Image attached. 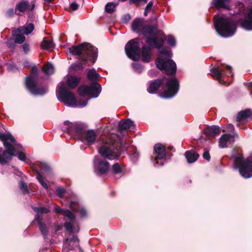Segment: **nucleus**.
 <instances>
[{"mask_svg":"<svg viewBox=\"0 0 252 252\" xmlns=\"http://www.w3.org/2000/svg\"><path fill=\"white\" fill-rule=\"evenodd\" d=\"M71 67H72L74 69H80L83 68L82 64L80 63L78 64H74L71 65Z\"/></svg>","mask_w":252,"mask_h":252,"instance_id":"49530a36","label":"nucleus"},{"mask_svg":"<svg viewBox=\"0 0 252 252\" xmlns=\"http://www.w3.org/2000/svg\"><path fill=\"white\" fill-rule=\"evenodd\" d=\"M37 69L33 71L31 74L27 77L26 80V84L28 89L33 95H43L47 92V89L42 88L38 89L36 87L35 82L36 75Z\"/></svg>","mask_w":252,"mask_h":252,"instance_id":"9b49d317","label":"nucleus"},{"mask_svg":"<svg viewBox=\"0 0 252 252\" xmlns=\"http://www.w3.org/2000/svg\"><path fill=\"white\" fill-rule=\"evenodd\" d=\"M43 70L46 75H51L54 72V67L53 64L48 63L44 66Z\"/></svg>","mask_w":252,"mask_h":252,"instance_id":"72a5a7b5","label":"nucleus"},{"mask_svg":"<svg viewBox=\"0 0 252 252\" xmlns=\"http://www.w3.org/2000/svg\"><path fill=\"white\" fill-rule=\"evenodd\" d=\"M156 65L160 70H164L168 75H172L176 73V65L175 63L171 60H163L161 58L157 59Z\"/></svg>","mask_w":252,"mask_h":252,"instance_id":"f8f14e48","label":"nucleus"},{"mask_svg":"<svg viewBox=\"0 0 252 252\" xmlns=\"http://www.w3.org/2000/svg\"><path fill=\"white\" fill-rule=\"evenodd\" d=\"M57 96L60 101L69 106L83 107L87 104V101L77 103L74 94L68 90L65 85L63 83L58 87Z\"/></svg>","mask_w":252,"mask_h":252,"instance_id":"423d86ee","label":"nucleus"},{"mask_svg":"<svg viewBox=\"0 0 252 252\" xmlns=\"http://www.w3.org/2000/svg\"><path fill=\"white\" fill-rule=\"evenodd\" d=\"M234 141L233 136L230 134H223L220 138L219 145L220 148L227 147L228 145L231 144Z\"/></svg>","mask_w":252,"mask_h":252,"instance_id":"a211bd4d","label":"nucleus"},{"mask_svg":"<svg viewBox=\"0 0 252 252\" xmlns=\"http://www.w3.org/2000/svg\"><path fill=\"white\" fill-rule=\"evenodd\" d=\"M112 170L113 172L115 173H119L121 172V168L120 165L117 163L114 164L113 165Z\"/></svg>","mask_w":252,"mask_h":252,"instance_id":"79ce46f5","label":"nucleus"},{"mask_svg":"<svg viewBox=\"0 0 252 252\" xmlns=\"http://www.w3.org/2000/svg\"><path fill=\"white\" fill-rule=\"evenodd\" d=\"M166 80V89L161 94V97L169 98L174 96L177 93L179 89V84L174 78H163L162 81L157 79L151 83L148 91L149 93H154L158 90L162 82Z\"/></svg>","mask_w":252,"mask_h":252,"instance_id":"7ed1b4c3","label":"nucleus"},{"mask_svg":"<svg viewBox=\"0 0 252 252\" xmlns=\"http://www.w3.org/2000/svg\"><path fill=\"white\" fill-rule=\"evenodd\" d=\"M34 210L37 213H47L49 212V210L47 208L44 207L34 208Z\"/></svg>","mask_w":252,"mask_h":252,"instance_id":"37998d69","label":"nucleus"},{"mask_svg":"<svg viewBox=\"0 0 252 252\" xmlns=\"http://www.w3.org/2000/svg\"><path fill=\"white\" fill-rule=\"evenodd\" d=\"M101 86L97 83H93L90 86H83L78 89V93L82 96H89L90 98L97 97L100 93Z\"/></svg>","mask_w":252,"mask_h":252,"instance_id":"9d476101","label":"nucleus"},{"mask_svg":"<svg viewBox=\"0 0 252 252\" xmlns=\"http://www.w3.org/2000/svg\"><path fill=\"white\" fill-rule=\"evenodd\" d=\"M40 166L43 170H45V171L48 170L49 169V167L47 164H44V163L41 164Z\"/></svg>","mask_w":252,"mask_h":252,"instance_id":"864d4df0","label":"nucleus"},{"mask_svg":"<svg viewBox=\"0 0 252 252\" xmlns=\"http://www.w3.org/2000/svg\"><path fill=\"white\" fill-rule=\"evenodd\" d=\"M203 157L204 159L207 160L208 161L210 160V156L208 151H205L204 152Z\"/></svg>","mask_w":252,"mask_h":252,"instance_id":"8fccbe9b","label":"nucleus"},{"mask_svg":"<svg viewBox=\"0 0 252 252\" xmlns=\"http://www.w3.org/2000/svg\"><path fill=\"white\" fill-rule=\"evenodd\" d=\"M235 169L239 168L241 176L246 179L252 177V162L250 159L243 160L240 155L234 157V165Z\"/></svg>","mask_w":252,"mask_h":252,"instance_id":"6e6552de","label":"nucleus"},{"mask_svg":"<svg viewBox=\"0 0 252 252\" xmlns=\"http://www.w3.org/2000/svg\"><path fill=\"white\" fill-rule=\"evenodd\" d=\"M167 41L168 44L171 46H175L176 45V41L175 38L172 35H168L167 37Z\"/></svg>","mask_w":252,"mask_h":252,"instance_id":"ea45409f","label":"nucleus"},{"mask_svg":"<svg viewBox=\"0 0 252 252\" xmlns=\"http://www.w3.org/2000/svg\"><path fill=\"white\" fill-rule=\"evenodd\" d=\"M149 11H150L149 10L145 8L144 13V15L145 16H146L148 15V13H149Z\"/></svg>","mask_w":252,"mask_h":252,"instance_id":"bf43d9fd","label":"nucleus"},{"mask_svg":"<svg viewBox=\"0 0 252 252\" xmlns=\"http://www.w3.org/2000/svg\"><path fill=\"white\" fill-rule=\"evenodd\" d=\"M70 207L72 209L76 210L79 212L80 215L81 217H85L87 214V212L83 208H81L79 210H78V204L75 202H71L70 204Z\"/></svg>","mask_w":252,"mask_h":252,"instance_id":"473e14b6","label":"nucleus"},{"mask_svg":"<svg viewBox=\"0 0 252 252\" xmlns=\"http://www.w3.org/2000/svg\"><path fill=\"white\" fill-rule=\"evenodd\" d=\"M70 8L73 10H77L79 7L78 4L75 2H73L71 3L70 4Z\"/></svg>","mask_w":252,"mask_h":252,"instance_id":"de8ad7c7","label":"nucleus"},{"mask_svg":"<svg viewBox=\"0 0 252 252\" xmlns=\"http://www.w3.org/2000/svg\"><path fill=\"white\" fill-rule=\"evenodd\" d=\"M74 126L75 127L74 132L79 135L85 133L86 132L85 129V126L83 124L76 123V125Z\"/></svg>","mask_w":252,"mask_h":252,"instance_id":"c9c22d12","label":"nucleus"},{"mask_svg":"<svg viewBox=\"0 0 252 252\" xmlns=\"http://www.w3.org/2000/svg\"><path fill=\"white\" fill-rule=\"evenodd\" d=\"M154 150L157 156L155 160L157 161V164L162 165V161L159 162L158 160L163 159L166 156V152L164 147L161 144H157L155 145Z\"/></svg>","mask_w":252,"mask_h":252,"instance_id":"dca6fc26","label":"nucleus"},{"mask_svg":"<svg viewBox=\"0 0 252 252\" xmlns=\"http://www.w3.org/2000/svg\"><path fill=\"white\" fill-rule=\"evenodd\" d=\"M131 27L132 30L135 32H138L141 31L147 36L146 42L151 47L158 49L161 56H165L167 57L170 56L169 51L164 48H161L163 43L162 38L161 37L151 38V36H155L158 33L157 26H147L144 27L143 21L138 19L133 22Z\"/></svg>","mask_w":252,"mask_h":252,"instance_id":"f257e3e1","label":"nucleus"},{"mask_svg":"<svg viewBox=\"0 0 252 252\" xmlns=\"http://www.w3.org/2000/svg\"><path fill=\"white\" fill-rule=\"evenodd\" d=\"M152 54L151 48L146 45L142 47L141 50V58L142 61L145 63H148L151 60Z\"/></svg>","mask_w":252,"mask_h":252,"instance_id":"aec40b11","label":"nucleus"},{"mask_svg":"<svg viewBox=\"0 0 252 252\" xmlns=\"http://www.w3.org/2000/svg\"><path fill=\"white\" fill-rule=\"evenodd\" d=\"M40 46L43 49L50 50L53 48L54 45L52 41L44 39Z\"/></svg>","mask_w":252,"mask_h":252,"instance_id":"f704fd0d","label":"nucleus"},{"mask_svg":"<svg viewBox=\"0 0 252 252\" xmlns=\"http://www.w3.org/2000/svg\"><path fill=\"white\" fill-rule=\"evenodd\" d=\"M29 3L26 1H22L16 4V10H18L21 12H25L28 8Z\"/></svg>","mask_w":252,"mask_h":252,"instance_id":"2f4dec72","label":"nucleus"},{"mask_svg":"<svg viewBox=\"0 0 252 252\" xmlns=\"http://www.w3.org/2000/svg\"><path fill=\"white\" fill-rule=\"evenodd\" d=\"M117 4V3L113 2L107 3L105 6V11L109 13H113L115 11V9Z\"/></svg>","mask_w":252,"mask_h":252,"instance_id":"4c0bfd02","label":"nucleus"},{"mask_svg":"<svg viewBox=\"0 0 252 252\" xmlns=\"http://www.w3.org/2000/svg\"><path fill=\"white\" fill-rule=\"evenodd\" d=\"M133 126V122L129 119L125 121H121L119 124V130L122 131L128 129Z\"/></svg>","mask_w":252,"mask_h":252,"instance_id":"b1692460","label":"nucleus"},{"mask_svg":"<svg viewBox=\"0 0 252 252\" xmlns=\"http://www.w3.org/2000/svg\"><path fill=\"white\" fill-rule=\"evenodd\" d=\"M0 139L3 141L6 149L2 156L0 155V163L5 164L6 159H10L11 157L18 155L19 159L24 161L26 159L25 155L21 152L22 146L17 143L14 137L10 134H0Z\"/></svg>","mask_w":252,"mask_h":252,"instance_id":"f03ea898","label":"nucleus"},{"mask_svg":"<svg viewBox=\"0 0 252 252\" xmlns=\"http://www.w3.org/2000/svg\"><path fill=\"white\" fill-rule=\"evenodd\" d=\"M69 52L74 55L79 56V59L86 62L89 57L93 59V63L96 57V49L89 43H83L79 46H72L69 48Z\"/></svg>","mask_w":252,"mask_h":252,"instance_id":"0eeeda50","label":"nucleus"},{"mask_svg":"<svg viewBox=\"0 0 252 252\" xmlns=\"http://www.w3.org/2000/svg\"><path fill=\"white\" fill-rule=\"evenodd\" d=\"M251 115H252V112L250 109L242 111L238 113L237 121L238 122H243L251 117Z\"/></svg>","mask_w":252,"mask_h":252,"instance_id":"5701e85b","label":"nucleus"},{"mask_svg":"<svg viewBox=\"0 0 252 252\" xmlns=\"http://www.w3.org/2000/svg\"><path fill=\"white\" fill-rule=\"evenodd\" d=\"M94 163L95 172L98 175L106 173L109 169V164L108 162L100 160L97 157H95Z\"/></svg>","mask_w":252,"mask_h":252,"instance_id":"2eb2a0df","label":"nucleus"},{"mask_svg":"<svg viewBox=\"0 0 252 252\" xmlns=\"http://www.w3.org/2000/svg\"><path fill=\"white\" fill-rule=\"evenodd\" d=\"M19 28L14 30L12 32V35L14 38V41L15 43L21 44L25 40V37Z\"/></svg>","mask_w":252,"mask_h":252,"instance_id":"412c9836","label":"nucleus"},{"mask_svg":"<svg viewBox=\"0 0 252 252\" xmlns=\"http://www.w3.org/2000/svg\"><path fill=\"white\" fill-rule=\"evenodd\" d=\"M185 157L188 162L189 163L195 162L198 158V155L196 153L187 151L185 153Z\"/></svg>","mask_w":252,"mask_h":252,"instance_id":"c756f323","label":"nucleus"},{"mask_svg":"<svg viewBox=\"0 0 252 252\" xmlns=\"http://www.w3.org/2000/svg\"><path fill=\"white\" fill-rule=\"evenodd\" d=\"M19 28L22 31L23 33L28 35L33 31L34 26L32 23H29L24 26L20 27Z\"/></svg>","mask_w":252,"mask_h":252,"instance_id":"7c9ffc66","label":"nucleus"},{"mask_svg":"<svg viewBox=\"0 0 252 252\" xmlns=\"http://www.w3.org/2000/svg\"><path fill=\"white\" fill-rule=\"evenodd\" d=\"M228 130L232 131L234 129V126L232 124H229L228 125Z\"/></svg>","mask_w":252,"mask_h":252,"instance_id":"6e6d98bb","label":"nucleus"},{"mask_svg":"<svg viewBox=\"0 0 252 252\" xmlns=\"http://www.w3.org/2000/svg\"><path fill=\"white\" fill-rule=\"evenodd\" d=\"M249 88L250 92V95L252 97V82L249 83Z\"/></svg>","mask_w":252,"mask_h":252,"instance_id":"4d7b16f0","label":"nucleus"},{"mask_svg":"<svg viewBox=\"0 0 252 252\" xmlns=\"http://www.w3.org/2000/svg\"><path fill=\"white\" fill-rule=\"evenodd\" d=\"M230 0H214L213 4L214 6L218 8H223L229 9Z\"/></svg>","mask_w":252,"mask_h":252,"instance_id":"393cba45","label":"nucleus"},{"mask_svg":"<svg viewBox=\"0 0 252 252\" xmlns=\"http://www.w3.org/2000/svg\"><path fill=\"white\" fill-rule=\"evenodd\" d=\"M63 247L66 248L68 250H72L75 248L79 247V240L76 236L71 238H67L64 243Z\"/></svg>","mask_w":252,"mask_h":252,"instance_id":"6ab92c4d","label":"nucleus"},{"mask_svg":"<svg viewBox=\"0 0 252 252\" xmlns=\"http://www.w3.org/2000/svg\"><path fill=\"white\" fill-rule=\"evenodd\" d=\"M34 4H33L32 5V7H31V8L30 9H31V10H32L34 8Z\"/></svg>","mask_w":252,"mask_h":252,"instance_id":"052dcab7","label":"nucleus"},{"mask_svg":"<svg viewBox=\"0 0 252 252\" xmlns=\"http://www.w3.org/2000/svg\"><path fill=\"white\" fill-rule=\"evenodd\" d=\"M205 133L209 136H215L220 132V129L219 126H212L207 127L204 130Z\"/></svg>","mask_w":252,"mask_h":252,"instance_id":"4be33fe9","label":"nucleus"},{"mask_svg":"<svg viewBox=\"0 0 252 252\" xmlns=\"http://www.w3.org/2000/svg\"><path fill=\"white\" fill-rule=\"evenodd\" d=\"M148 0H129V2L130 4H133L137 2L143 1L144 3L147 2Z\"/></svg>","mask_w":252,"mask_h":252,"instance_id":"3c124183","label":"nucleus"},{"mask_svg":"<svg viewBox=\"0 0 252 252\" xmlns=\"http://www.w3.org/2000/svg\"><path fill=\"white\" fill-rule=\"evenodd\" d=\"M14 13V11L13 9H10L7 10L6 12V14L9 16H13Z\"/></svg>","mask_w":252,"mask_h":252,"instance_id":"603ef678","label":"nucleus"},{"mask_svg":"<svg viewBox=\"0 0 252 252\" xmlns=\"http://www.w3.org/2000/svg\"><path fill=\"white\" fill-rule=\"evenodd\" d=\"M127 16H128V19H130V16L129 15H128Z\"/></svg>","mask_w":252,"mask_h":252,"instance_id":"680f3d73","label":"nucleus"},{"mask_svg":"<svg viewBox=\"0 0 252 252\" xmlns=\"http://www.w3.org/2000/svg\"><path fill=\"white\" fill-rule=\"evenodd\" d=\"M36 220H37L38 223L39 225V228L40 229V231L43 234L44 238L45 239L46 238L47 236L48 233V230L45 224L42 223L41 220L42 219L40 217L39 215H37L36 217Z\"/></svg>","mask_w":252,"mask_h":252,"instance_id":"cd10ccee","label":"nucleus"},{"mask_svg":"<svg viewBox=\"0 0 252 252\" xmlns=\"http://www.w3.org/2000/svg\"><path fill=\"white\" fill-rule=\"evenodd\" d=\"M132 67L133 69L137 72H141L143 70L142 65L136 63H133Z\"/></svg>","mask_w":252,"mask_h":252,"instance_id":"a19ab883","label":"nucleus"},{"mask_svg":"<svg viewBox=\"0 0 252 252\" xmlns=\"http://www.w3.org/2000/svg\"><path fill=\"white\" fill-rule=\"evenodd\" d=\"M53 0H44V4H49V3H50L51 2H52Z\"/></svg>","mask_w":252,"mask_h":252,"instance_id":"13d9d810","label":"nucleus"},{"mask_svg":"<svg viewBox=\"0 0 252 252\" xmlns=\"http://www.w3.org/2000/svg\"><path fill=\"white\" fill-rule=\"evenodd\" d=\"M211 74L212 77L216 78L220 84L222 82L225 84V81L222 79L224 76H228L229 75L232 76L231 68L230 66L227 65L223 68H216L211 69Z\"/></svg>","mask_w":252,"mask_h":252,"instance_id":"4468645a","label":"nucleus"},{"mask_svg":"<svg viewBox=\"0 0 252 252\" xmlns=\"http://www.w3.org/2000/svg\"><path fill=\"white\" fill-rule=\"evenodd\" d=\"M214 20L215 29L221 36L228 37L235 33L236 25L229 18L224 15L216 16Z\"/></svg>","mask_w":252,"mask_h":252,"instance_id":"39448f33","label":"nucleus"},{"mask_svg":"<svg viewBox=\"0 0 252 252\" xmlns=\"http://www.w3.org/2000/svg\"><path fill=\"white\" fill-rule=\"evenodd\" d=\"M76 123H70L68 121H65L63 124V130L68 133L71 134L74 132Z\"/></svg>","mask_w":252,"mask_h":252,"instance_id":"a878e982","label":"nucleus"},{"mask_svg":"<svg viewBox=\"0 0 252 252\" xmlns=\"http://www.w3.org/2000/svg\"><path fill=\"white\" fill-rule=\"evenodd\" d=\"M242 28L247 30H252V8L249 9L241 22Z\"/></svg>","mask_w":252,"mask_h":252,"instance_id":"f3484780","label":"nucleus"},{"mask_svg":"<svg viewBox=\"0 0 252 252\" xmlns=\"http://www.w3.org/2000/svg\"><path fill=\"white\" fill-rule=\"evenodd\" d=\"M21 189L25 193L28 192V187L23 182H21L20 184Z\"/></svg>","mask_w":252,"mask_h":252,"instance_id":"a18cd8bd","label":"nucleus"},{"mask_svg":"<svg viewBox=\"0 0 252 252\" xmlns=\"http://www.w3.org/2000/svg\"><path fill=\"white\" fill-rule=\"evenodd\" d=\"M80 80V78L79 77H76L72 76H68L67 78V82L68 87L70 88H75L77 86Z\"/></svg>","mask_w":252,"mask_h":252,"instance_id":"c85d7f7f","label":"nucleus"},{"mask_svg":"<svg viewBox=\"0 0 252 252\" xmlns=\"http://www.w3.org/2000/svg\"><path fill=\"white\" fill-rule=\"evenodd\" d=\"M64 192H65V190L63 188H61V187L58 188L56 190V192H57V194L60 197H63Z\"/></svg>","mask_w":252,"mask_h":252,"instance_id":"c03bdc74","label":"nucleus"},{"mask_svg":"<svg viewBox=\"0 0 252 252\" xmlns=\"http://www.w3.org/2000/svg\"><path fill=\"white\" fill-rule=\"evenodd\" d=\"M95 139L96 135L94 131L89 130L85 132V140L89 144L93 143Z\"/></svg>","mask_w":252,"mask_h":252,"instance_id":"bb28decb","label":"nucleus"},{"mask_svg":"<svg viewBox=\"0 0 252 252\" xmlns=\"http://www.w3.org/2000/svg\"><path fill=\"white\" fill-rule=\"evenodd\" d=\"M36 178L37 179V180H38L39 182L40 183V184L45 189H48V186H47V184L44 182V181H43V177L42 176V175L39 173H37V175H36Z\"/></svg>","mask_w":252,"mask_h":252,"instance_id":"58836bf2","label":"nucleus"},{"mask_svg":"<svg viewBox=\"0 0 252 252\" xmlns=\"http://www.w3.org/2000/svg\"><path fill=\"white\" fill-rule=\"evenodd\" d=\"M23 49L25 53H28L30 51L29 45L25 43L23 45Z\"/></svg>","mask_w":252,"mask_h":252,"instance_id":"09e8293b","label":"nucleus"},{"mask_svg":"<svg viewBox=\"0 0 252 252\" xmlns=\"http://www.w3.org/2000/svg\"><path fill=\"white\" fill-rule=\"evenodd\" d=\"M125 51L129 58L134 61L138 60L140 53L139 43L134 39L129 41L125 46Z\"/></svg>","mask_w":252,"mask_h":252,"instance_id":"ddd939ff","label":"nucleus"},{"mask_svg":"<svg viewBox=\"0 0 252 252\" xmlns=\"http://www.w3.org/2000/svg\"><path fill=\"white\" fill-rule=\"evenodd\" d=\"M87 76L89 80L94 81L97 80L98 74L96 73L95 69H92L89 71Z\"/></svg>","mask_w":252,"mask_h":252,"instance_id":"e433bc0d","label":"nucleus"},{"mask_svg":"<svg viewBox=\"0 0 252 252\" xmlns=\"http://www.w3.org/2000/svg\"><path fill=\"white\" fill-rule=\"evenodd\" d=\"M153 2L150 1L147 5L145 8L149 10V11H150L153 6Z\"/></svg>","mask_w":252,"mask_h":252,"instance_id":"5fc2aeb1","label":"nucleus"},{"mask_svg":"<svg viewBox=\"0 0 252 252\" xmlns=\"http://www.w3.org/2000/svg\"><path fill=\"white\" fill-rule=\"evenodd\" d=\"M55 212L63 215L67 218L66 221L64 224V226L69 232H71L73 230V225L75 231H78L79 229L78 226L76 228L75 227V220L74 215L69 210H64L57 206L54 207Z\"/></svg>","mask_w":252,"mask_h":252,"instance_id":"1a4fd4ad","label":"nucleus"},{"mask_svg":"<svg viewBox=\"0 0 252 252\" xmlns=\"http://www.w3.org/2000/svg\"><path fill=\"white\" fill-rule=\"evenodd\" d=\"M116 135H114L102 142V145L98 148L99 154L104 158L113 160L120 156V147L119 142L115 140Z\"/></svg>","mask_w":252,"mask_h":252,"instance_id":"20e7f679","label":"nucleus"}]
</instances>
